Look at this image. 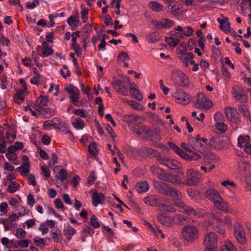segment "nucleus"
<instances>
[{
  "mask_svg": "<svg viewBox=\"0 0 251 251\" xmlns=\"http://www.w3.org/2000/svg\"><path fill=\"white\" fill-rule=\"evenodd\" d=\"M237 113L236 108L230 106H226L225 108V114L226 118L233 123L239 124L241 123V118L240 116H236Z\"/></svg>",
  "mask_w": 251,
  "mask_h": 251,
  "instance_id": "nucleus-9",
  "label": "nucleus"
},
{
  "mask_svg": "<svg viewBox=\"0 0 251 251\" xmlns=\"http://www.w3.org/2000/svg\"><path fill=\"white\" fill-rule=\"evenodd\" d=\"M221 184L222 185V186L226 187L227 188H229V187L235 188L236 187L235 183L233 181H230L229 180H226L222 181Z\"/></svg>",
  "mask_w": 251,
  "mask_h": 251,
  "instance_id": "nucleus-59",
  "label": "nucleus"
},
{
  "mask_svg": "<svg viewBox=\"0 0 251 251\" xmlns=\"http://www.w3.org/2000/svg\"><path fill=\"white\" fill-rule=\"evenodd\" d=\"M65 90L69 94H75L74 96H70V101L75 105L78 106L77 104L79 99V90L78 88L73 85L70 84L68 87H66Z\"/></svg>",
  "mask_w": 251,
  "mask_h": 251,
  "instance_id": "nucleus-13",
  "label": "nucleus"
},
{
  "mask_svg": "<svg viewBox=\"0 0 251 251\" xmlns=\"http://www.w3.org/2000/svg\"><path fill=\"white\" fill-rule=\"evenodd\" d=\"M168 145L169 147L179 156L185 160L190 161L191 157L190 155L183 151L178 146L173 143L169 142L168 143Z\"/></svg>",
  "mask_w": 251,
  "mask_h": 251,
  "instance_id": "nucleus-15",
  "label": "nucleus"
},
{
  "mask_svg": "<svg viewBox=\"0 0 251 251\" xmlns=\"http://www.w3.org/2000/svg\"><path fill=\"white\" fill-rule=\"evenodd\" d=\"M39 4L38 0H33L32 2L28 1L25 3V7L27 9H32Z\"/></svg>",
  "mask_w": 251,
  "mask_h": 251,
  "instance_id": "nucleus-52",
  "label": "nucleus"
},
{
  "mask_svg": "<svg viewBox=\"0 0 251 251\" xmlns=\"http://www.w3.org/2000/svg\"><path fill=\"white\" fill-rule=\"evenodd\" d=\"M158 35L156 32H153L147 37V41L150 43L156 42L158 40Z\"/></svg>",
  "mask_w": 251,
  "mask_h": 251,
  "instance_id": "nucleus-44",
  "label": "nucleus"
},
{
  "mask_svg": "<svg viewBox=\"0 0 251 251\" xmlns=\"http://www.w3.org/2000/svg\"><path fill=\"white\" fill-rule=\"evenodd\" d=\"M55 178L63 182L68 178V173L66 170L61 169L58 171V175L55 176Z\"/></svg>",
  "mask_w": 251,
  "mask_h": 251,
  "instance_id": "nucleus-36",
  "label": "nucleus"
},
{
  "mask_svg": "<svg viewBox=\"0 0 251 251\" xmlns=\"http://www.w3.org/2000/svg\"><path fill=\"white\" fill-rule=\"evenodd\" d=\"M15 209L19 216L28 215L29 212V209H28L25 206H24L22 205L16 206L15 207Z\"/></svg>",
  "mask_w": 251,
  "mask_h": 251,
  "instance_id": "nucleus-29",
  "label": "nucleus"
},
{
  "mask_svg": "<svg viewBox=\"0 0 251 251\" xmlns=\"http://www.w3.org/2000/svg\"><path fill=\"white\" fill-rule=\"evenodd\" d=\"M90 223V225L94 228H98L100 226L98 219L94 215L92 216Z\"/></svg>",
  "mask_w": 251,
  "mask_h": 251,
  "instance_id": "nucleus-49",
  "label": "nucleus"
},
{
  "mask_svg": "<svg viewBox=\"0 0 251 251\" xmlns=\"http://www.w3.org/2000/svg\"><path fill=\"white\" fill-rule=\"evenodd\" d=\"M149 6L151 9L156 12L161 11L163 9V6L157 1H152L149 3Z\"/></svg>",
  "mask_w": 251,
  "mask_h": 251,
  "instance_id": "nucleus-32",
  "label": "nucleus"
},
{
  "mask_svg": "<svg viewBox=\"0 0 251 251\" xmlns=\"http://www.w3.org/2000/svg\"><path fill=\"white\" fill-rule=\"evenodd\" d=\"M20 188V185L16 181H12L8 186L7 191L11 193H14Z\"/></svg>",
  "mask_w": 251,
  "mask_h": 251,
  "instance_id": "nucleus-39",
  "label": "nucleus"
},
{
  "mask_svg": "<svg viewBox=\"0 0 251 251\" xmlns=\"http://www.w3.org/2000/svg\"><path fill=\"white\" fill-rule=\"evenodd\" d=\"M89 151L90 154L96 155L97 154V151L96 149V144L93 142L91 143L88 147Z\"/></svg>",
  "mask_w": 251,
  "mask_h": 251,
  "instance_id": "nucleus-55",
  "label": "nucleus"
},
{
  "mask_svg": "<svg viewBox=\"0 0 251 251\" xmlns=\"http://www.w3.org/2000/svg\"><path fill=\"white\" fill-rule=\"evenodd\" d=\"M215 126L216 129L221 133L225 132L227 129V126L224 122L216 123Z\"/></svg>",
  "mask_w": 251,
  "mask_h": 251,
  "instance_id": "nucleus-48",
  "label": "nucleus"
},
{
  "mask_svg": "<svg viewBox=\"0 0 251 251\" xmlns=\"http://www.w3.org/2000/svg\"><path fill=\"white\" fill-rule=\"evenodd\" d=\"M158 220L163 225L167 226H169L172 222V219L167 217L165 213H160L157 216Z\"/></svg>",
  "mask_w": 251,
  "mask_h": 251,
  "instance_id": "nucleus-25",
  "label": "nucleus"
},
{
  "mask_svg": "<svg viewBox=\"0 0 251 251\" xmlns=\"http://www.w3.org/2000/svg\"><path fill=\"white\" fill-rule=\"evenodd\" d=\"M206 197L212 202L219 210L224 212H230L228 210L227 203L224 201L220 197L219 193L216 190L210 188L205 192Z\"/></svg>",
  "mask_w": 251,
  "mask_h": 251,
  "instance_id": "nucleus-3",
  "label": "nucleus"
},
{
  "mask_svg": "<svg viewBox=\"0 0 251 251\" xmlns=\"http://www.w3.org/2000/svg\"><path fill=\"white\" fill-rule=\"evenodd\" d=\"M183 212L186 213L187 215H189L193 217L195 216V210L194 208L190 206L186 205L183 210H181Z\"/></svg>",
  "mask_w": 251,
  "mask_h": 251,
  "instance_id": "nucleus-46",
  "label": "nucleus"
},
{
  "mask_svg": "<svg viewBox=\"0 0 251 251\" xmlns=\"http://www.w3.org/2000/svg\"><path fill=\"white\" fill-rule=\"evenodd\" d=\"M176 30H177L180 32L181 34L182 38L186 36H190L192 35L193 33V30L190 26H185L183 27L181 26H178L176 27Z\"/></svg>",
  "mask_w": 251,
  "mask_h": 251,
  "instance_id": "nucleus-24",
  "label": "nucleus"
},
{
  "mask_svg": "<svg viewBox=\"0 0 251 251\" xmlns=\"http://www.w3.org/2000/svg\"><path fill=\"white\" fill-rule=\"evenodd\" d=\"M34 73L35 76L33 78H31L30 80V82L31 84L37 85L39 83L40 81H44V78L42 76L40 75L38 71H35Z\"/></svg>",
  "mask_w": 251,
  "mask_h": 251,
  "instance_id": "nucleus-35",
  "label": "nucleus"
},
{
  "mask_svg": "<svg viewBox=\"0 0 251 251\" xmlns=\"http://www.w3.org/2000/svg\"><path fill=\"white\" fill-rule=\"evenodd\" d=\"M171 79L173 82L179 86L186 87L190 82L187 75L180 70H173L171 73Z\"/></svg>",
  "mask_w": 251,
  "mask_h": 251,
  "instance_id": "nucleus-4",
  "label": "nucleus"
},
{
  "mask_svg": "<svg viewBox=\"0 0 251 251\" xmlns=\"http://www.w3.org/2000/svg\"><path fill=\"white\" fill-rule=\"evenodd\" d=\"M218 146H217V149L227 148L230 144V141L227 136L219 137Z\"/></svg>",
  "mask_w": 251,
  "mask_h": 251,
  "instance_id": "nucleus-23",
  "label": "nucleus"
},
{
  "mask_svg": "<svg viewBox=\"0 0 251 251\" xmlns=\"http://www.w3.org/2000/svg\"><path fill=\"white\" fill-rule=\"evenodd\" d=\"M57 125L56 128L65 132V133L66 130H68V125L63 122L58 120Z\"/></svg>",
  "mask_w": 251,
  "mask_h": 251,
  "instance_id": "nucleus-45",
  "label": "nucleus"
},
{
  "mask_svg": "<svg viewBox=\"0 0 251 251\" xmlns=\"http://www.w3.org/2000/svg\"><path fill=\"white\" fill-rule=\"evenodd\" d=\"M79 22V14L78 13L74 16H71L68 18L67 20V23L70 25L75 24H78Z\"/></svg>",
  "mask_w": 251,
  "mask_h": 251,
  "instance_id": "nucleus-40",
  "label": "nucleus"
},
{
  "mask_svg": "<svg viewBox=\"0 0 251 251\" xmlns=\"http://www.w3.org/2000/svg\"><path fill=\"white\" fill-rule=\"evenodd\" d=\"M63 67V70L61 69L60 70V74L63 78H66L70 75L71 73L67 66L64 65Z\"/></svg>",
  "mask_w": 251,
  "mask_h": 251,
  "instance_id": "nucleus-56",
  "label": "nucleus"
},
{
  "mask_svg": "<svg viewBox=\"0 0 251 251\" xmlns=\"http://www.w3.org/2000/svg\"><path fill=\"white\" fill-rule=\"evenodd\" d=\"M221 251H236L232 243L229 240H226L225 244L221 246Z\"/></svg>",
  "mask_w": 251,
  "mask_h": 251,
  "instance_id": "nucleus-28",
  "label": "nucleus"
},
{
  "mask_svg": "<svg viewBox=\"0 0 251 251\" xmlns=\"http://www.w3.org/2000/svg\"><path fill=\"white\" fill-rule=\"evenodd\" d=\"M57 122H55L53 120H47L43 123V127L46 129H50L52 127L56 128L57 126Z\"/></svg>",
  "mask_w": 251,
  "mask_h": 251,
  "instance_id": "nucleus-42",
  "label": "nucleus"
},
{
  "mask_svg": "<svg viewBox=\"0 0 251 251\" xmlns=\"http://www.w3.org/2000/svg\"><path fill=\"white\" fill-rule=\"evenodd\" d=\"M238 109L244 118L251 124V113L247 105L244 104H238Z\"/></svg>",
  "mask_w": 251,
  "mask_h": 251,
  "instance_id": "nucleus-18",
  "label": "nucleus"
},
{
  "mask_svg": "<svg viewBox=\"0 0 251 251\" xmlns=\"http://www.w3.org/2000/svg\"><path fill=\"white\" fill-rule=\"evenodd\" d=\"M250 140V137L248 135H240L238 137V146L240 148H242L245 146H243V144H245V145L249 143V141Z\"/></svg>",
  "mask_w": 251,
  "mask_h": 251,
  "instance_id": "nucleus-37",
  "label": "nucleus"
},
{
  "mask_svg": "<svg viewBox=\"0 0 251 251\" xmlns=\"http://www.w3.org/2000/svg\"><path fill=\"white\" fill-rule=\"evenodd\" d=\"M26 232L25 230L22 228H18L17 229L16 233L15 234L16 237L18 239H23L25 237Z\"/></svg>",
  "mask_w": 251,
  "mask_h": 251,
  "instance_id": "nucleus-51",
  "label": "nucleus"
},
{
  "mask_svg": "<svg viewBox=\"0 0 251 251\" xmlns=\"http://www.w3.org/2000/svg\"><path fill=\"white\" fill-rule=\"evenodd\" d=\"M123 120L128 124H135L138 120V117L134 115H125L123 116Z\"/></svg>",
  "mask_w": 251,
  "mask_h": 251,
  "instance_id": "nucleus-34",
  "label": "nucleus"
},
{
  "mask_svg": "<svg viewBox=\"0 0 251 251\" xmlns=\"http://www.w3.org/2000/svg\"><path fill=\"white\" fill-rule=\"evenodd\" d=\"M147 129H148V128L144 125H141L135 126L134 127L133 131L139 136L144 134L146 136Z\"/></svg>",
  "mask_w": 251,
  "mask_h": 251,
  "instance_id": "nucleus-27",
  "label": "nucleus"
},
{
  "mask_svg": "<svg viewBox=\"0 0 251 251\" xmlns=\"http://www.w3.org/2000/svg\"><path fill=\"white\" fill-rule=\"evenodd\" d=\"M51 238L55 242H58L60 240L61 236V231L59 229H56L55 231H50V232Z\"/></svg>",
  "mask_w": 251,
  "mask_h": 251,
  "instance_id": "nucleus-43",
  "label": "nucleus"
},
{
  "mask_svg": "<svg viewBox=\"0 0 251 251\" xmlns=\"http://www.w3.org/2000/svg\"><path fill=\"white\" fill-rule=\"evenodd\" d=\"M188 140L193 148L199 151L203 148L207 142V138H201L199 135H197L196 138L189 135L188 136Z\"/></svg>",
  "mask_w": 251,
  "mask_h": 251,
  "instance_id": "nucleus-8",
  "label": "nucleus"
},
{
  "mask_svg": "<svg viewBox=\"0 0 251 251\" xmlns=\"http://www.w3.org/2000/svg\"><path fill=\"white\" fill-rule=\"evenodd\" d=\"M211 225L218 233L223 235H225L226 233L225 228L224 226L222 224L221 222L218 223H215V222H214L211 224Z\"/></svg>",
  "mask_w": 251,
  "mask_h": 251,
  "instance_id": "nucleus-31",
  "label": "nucleus"
},
{
  "mask_svg": "<svg viewBox=\"0 0 251 251\" xmlns=\"http://www.w3.org/2000/svg\"><path fill=\"white\" fill-rule=\"evenodd\" d=\"M173 97L176 99L178 102L182 104H187L191 100L190 95L186 94L181 89L177 90L173 94Z\"/></svg>",
  "mask_w": 251,
  "mask_h": 251,
  "instance_id": "nucleus-11",
  "label": "nucleus"
},
{
  "mask_svg": "<svg viewBox=\"0 0 251 251\" xmlns=\"http://www.w3.org/2000/svg\"><path fill=\"white\" fill-rule=\"evenodd\" d=\"M209 144L212 148L217 149V146H218L219 137L211 138L209 140Z\"/></svg>",
  "mask_w": 251,
  "mask_h": 251,
  "instance_id": "nucleus-58",
  "label": "nucleus"
},
{
  "mask_svg": "<svg viewBox=\"0 0 251 251\" xmlns=\"http://www.w3.org/2000/svg\"><path fill=\"white\" fill-rule=\"evenodd\" d=\"M96 180V176L94 171H92L90 174L87 179V183L89 185L93 184Z\"/></svg>",
  "mask_w": 251,
  "mask_h": 251,
  "instance_id": "nucleus-63",
  "label": "nucleus"
},
{
  "mask_svg": "<svg viewBox=\"0 0 251 251\" xmlns=\"http://www.w3.org/2000/svg\"><path fill=\"white\" fill-rule=\"evenodd\" d=\"M112 85L117 93L123 96L128 95V87L127 85H125L122 80L113 78Z\"/></svg>",
  "mask_w": 251,
  "mask_h": 251,
  "instance_id": "nucleus-10",
  "label": "nucleus"
},
{
  "mask_svg": "<svg viewBox=\"0 0 251 251\" xmlns=\"http://www.w3.org/2000/svg\"><path fill=\"white\" fill-rule=\"evenodd\" d=\"M234 234L237 241L239 243L241 244L246 243L245 232L243 227L238 223H235L234 225Z\"/></svg>",
  "mask_w": 251,
  "mask_h": 251,
  "instance_id": "nucleus-14",
  "label": "nucleus"
},
{
  "mask_svg": "<svg viewBox=\"0 0 251 251\" xmlns=\"http://www.w3.org/2000/svg\"><path fill=\"white\" fill-rule=\"evenodd\" d=\"M135 188L138 193H142L147 192L149 190L150 185L147 181H142L137 183Z\"/></svg>",
  "mask_w": 251,
  "mask_h": 251,
  "instance_id": "nucleus-22",
  "label": "nucleus"
},
{
  "mask_svg": "<svg viewBox=\"0 0 251 251\" xmlns=\"http://www.w3.org/2000/svg\"><path fill=\"white\" fill-rule=\"evenodd\" d=\"M214 120L216 123H223L225 122L224 115L222 113L220 112H217L215 114Z\"/></svg>",
  "mask_w": 251,
  "mask_h": 251,
  "instance_id": "nucleus-47",
  "label": "nucleus"
},
{
  "mask_svg": "<svg viewBox=\"0 0 251 251\" xmlns=\"http://www.w3.org/2000/svg\"><path fill=\"white\" fill-rule=\"evenodd\" d=\"M196 107L201 109L208 110L213 106L212 102L208 100L203 93H198L196 97Z\"/></svg>",
  "mask_w": 251,
  "mask_h": 251,
  "instance_id": "nucleus-7",
  "label": "nucleus"
},
{
  "mask_svg": "<svg viewBox=\"0 0 251 251\" xmlns=\"http://www.w3.org/2000/svg\"><path fill=\"white\" fill-rule=\"evenodd\" d=\"M217 243V237L215 233L210 232L207 234L203 239V245L205 248L215 249Z\"/></svg>",
  "mask_w": 251,
  "mask_h": 251,
  "instance_id": "nucleus-12",
  "label": "nucleus"
},
{
  "mask_svg": "<svg viewBox=\"0 0 251 251\" xmlns=\"http://www.w3.org/2000/svg\"><path fill=\"white\" fill-rule=\"evenodd\" d=\"M179 58L184 64L185 67H188L190 64H194V60H193V54L190 52L182 53Z\"/></svg>",
  "mask_w": 251,
  "mask_h": 251,
  "instance_id": "nucleus-17",
  "label": "nucleus"
},
{
  "mask_svg": "<svg viewBox=\"0 0 251 251\" xmlns=\"http://www.w3.org/2000/svg\"><path fill=\"white\" fill-rule=\"evenodd\" d=\"M186 180L184 181L181 180L182 183L180 184H174L176 186H180L184 184L187 186H192L196 185L198 184L200 178V175L198 171L193 169H189L186 173Z\"/></svg>",
  "mask_w": 251,
  "mask_h": 251,
  "instance_id": "nucleus-5",
  "label": "nucleus"
},
{
  "mask_svg": "<svg viewBox=\"0 0 251 251\" xmlns=\"http://www.w3.org/2000/svg\"><path fill=\"white\" fill-rule=\"evenodd\" d=\"M92 203L94 206H97L99 204L103 203L105 199L104 195L101 193H98L95 192L93 193L92 196Z\"/></svg>",
  "mask_w": 251,
  "mask_h": 251,
  "instance_id": "nucleus-20",
  "label": "nucleus"
},
{
  "mask_svg": "<svg viewBox=\"0 0 251 251\" xmlns=\"http://www.w3.org/2000/svg\"><path fill=\"white\" fill-rule=\"evenodd\" d=\"M33 241L36 245L40 248H43L45 246L43 239L40 237L37 236L35 237L33 239Z\"/></svg>",
  "mask_w": 251,
  "mask_h": 251,
  "instance_id": "nucleus-54",
  "label": "nucleus"
},
{
  "mask_svg": "<svg viewBox=\"0 0 251 251\" xmlns=\"http://www.w3.org/2000/svg\"><path fill=\"white\" fill-rule=\"evenodd\" d=\"M64 232L66 235H73L76 233L75 229L69 225L64 228Z\"/></svg>",
  "mask_w": 251,
  "mask_h": 251,
  "instance_id": "nucleus-53",
  "label": "nucleus"
},
{
  "mask_svg": "<svg viewBox=\"0 0 251 251\" xmlns=\"http://www.w3.org/2000/svg\"><path fill=\"white\" fill-rule=\"evenodd\" d=\"M72 125L76 129H82L84 127V122L81 119H75L72 122Z\"/></svg>",
  "mask_w": 251,
  "mask_h": 251,
  "instance_id": "nucleus-38",
  "label": "nucleus"
},
{
  "mask_svg": "<svg viewBox=\"0 0 251 251\" xmlns=\"http://www.w3.org/2000/svg\"><path fill=\"white\" fill-rule=\"evenodd\" d=\"M210 218L213 220L212 222L213 224L214 222L215 223H218L221 222L222 218L220 217V213H212L210 214Z\"/></svg>",
  "mask_w": 251,
  "mask_h": 251,
  "instance_id": "nucleus-57",
  "label": "nucleus"
},
{
  "mask_svg": "<svg viewBox=\"0 0 251 251\" xmlns=\"http://www.w3.org/2000/svg\"><path fill=\"white\" fill-rule=\"evenodd\" d=\"M182 237L188 242H193L199 237V232L197 228L193 226H184L181 231Z\"/></svg>",
  "mask_w": 251,
  "mask_h": 251,
  "instance_id": "nucleus-6",
  "label": "nucleus"
},
{
  "mask_svg": "<svg viewBox=\"0 0 251 251\" xmlns=\"http://www.w3.org/2000/svg\"><path fill=\"white\" fill-rule=\"evenodd\" d=\"M151 23L153 24L155 26V27L158 29L164 28L163 20H162L161 21L159 22L155 20H152L151 21Z\"/></svg>",
  "mask_w": 251,
  "mask_h": 251,
  "instance_id": "nucleus-61",
  "label": "nucleus"
},
{
  "mask_svg": "<svg viewBox=\"0 0 251 251\" xmlns=\"http://www.w3.org/2000/svg\"><path fill=\"white\" fill-rule=\"evenodd\" d=\"M238 166L240 171L243 172H249L251 169V166L249 163L243 160L239 162Z\"/></svg>",
  "mask_w": 251,
  "mask_h": 251,
  "instance_id": "nucleus-30",
  "label": "nucleus"
},
{
  "mask_svg": "<svg viewBox=\"0 0 251 251\" xmlns=\"http://www.w3.org/2000/svg\"><path fill=\"white\" fill-rule=\"evenodd\" d=\"M152 174L155 176L159 179L167 181L173 184H180L182 183L181 180L178 178V175H173L166 173L163 169L157 165H153L151 167Z\"/></svg>",
  "mask_w": 251,
  "mask_h": 251,
  "instance_id": "nucleus-1",
  "label": "nucleus"
},
{
  "mask_svg": "<svg viewBox=\"0 0 251 251\" xmlns=\"http://www.w3.org/2000/svg\"><path fill=\"white\" fill-rule=\"evenodd\" d=\"M168 4V8L170 10L172 14L174 15H176L177 13V11L179 9V5L177 3H175L173 5L171 4V6H170V4Z\"/></svg>",
  "mask_w": 251,
  "mask_h": 251,
  "instance_id": "nucleus-50",
  "label": "nucleus"
},
{
  "mask_svg": "<svg viewBox=\"0 0 251 251\" xmlns=\"http://www.w3.org/2000/svg\"><path fill=\"white\" fill-rule=\"evenodd\" d=\"M88 11L87 9H82L81 11V19L83 23H85L88 20Z\"/></svg>",
  "mask_w": 251,
  "mask_h": 251,
  "instance_id": "nucleus-62",
  "label": "nucleus"
},
{
  "mask_svg": "<svg viewBox=\"0 0 251 251\" xmlns=\"http://www.w3.org/2000/svg\"><path fill=\"white\" fill-rule=\"evenodd\" d=\"M234 98L241 103H246L248 101V97L244 93V90L239 88L235 89L233 92Z\"/></svg>",
  "mask_w": 251,
  "mask_h": 251,
  "instance_id": "nucleus-16",
  "label": "nucleus"
},
{
  "mask_svg": "<svg viewBox=\"0 0 251 251\" xmlns=\"http://www.w3.org/2000/svg\"><path fill=\"white\" fill-rule=\"evenodd\" d=\"M22 176H26L30 171V164L29 162L24 163L20 167L17 168Z\"/></svg>",
  "mask_w": 251,
  "mask_h": 251,
  "instance_id": "nucleus-26",
  "label": "nucleus"
},
{
  "mask_svg": "<svg viewBox=\"0 0 251 251\" xmlns=\"http://www.w3.org/2000/svg\"><path fill=\"white\" fill-rule=\"evenodd\" d=\"M30 243H31V241L30 240L25 239L19 241L17 242L18 246H19L21 248L27 247Z\"/></svg>",
  "mask_w": 251,
  "mask_h": 251,
  "instance_id": "nucleus-64",
  "label": "nucleus"
},
{
  "mask_svg": "<svg viewBox=\"0 0 251 251\" xmlns=\"http://www.w3.org/2000/svg\"><path fill=\"white\" fill-rule=\"evenodd\" d=\"M42 52L44 56H47L52 54L53 50L49 47L42 48Z\"/></svg>",
  "mask_w": 251,
  "mask_h": 251,
  "instance_id": "nucleus-60",
  "label": "nucleus"
},
{
  "mask_svg": "<svg viewBox=\"0 0 251 251\" xmlns=\"http://www.w3.org/2000/svg\"><path fill=\"white\" fill-rule=\"evenodd\" d=\"M129 89L130 95L132 98L139 101L142 100L143 95L141 91L137 88L136 84L130 83Z\"/></svg>",
  "mask_w": 251,
  "mask_h": 251,
  "instance_id": "nucleus-19",
  "label": "nucleus"
},
{
  "mask_svg": "<svg viewBox=\"0 0 251 251\" xmlns=\"http://www.w3.org/2000/svg\"><path fill=\"white\" fill-rule=\"evenodd\" d=\"M180 165L178 161L169 158L167 167L172 170H176L179 168Z\"/></svg>",
  "mask_w": 251,
  "mask_h": 251,
  "instance_id": "nucleus-33",
  "label": "nucleus"
},
{
  "mask_svg": "<svg viewBox=\"0 0 251 251\" xmlns=\"http://www.w3.org/2000/svg\"><path fill=\"white\" fill-rule=\"evenodd\" d=\"M155 189L159 193L179 200L182 197V194L177 189L171 187L169 184L158 180L153 181Z\"/></svg>",
  "mask_w": 251,
  "mask_h": 251,
  "instance_id": "nucleus-2",
  "label": "nucleus"
},
{
  "mask_svg": "<svg viewBox=\"0 0 251 251\" xmlns=\"http://www.w3.org/2000/svg\"><path fill=\"white\" fill-rule=\"evenodd\" d=\"M36 102L41 106H45L49 102V98L48 96H40L37 98Z\"/></svg>",
  "mask_w": 251,
  "mask_h": 251,
  "instance_id": "nucleus-41",
  "label": "nucleus"
},
{
  "mask_svg": "<svg viewBox=\"0 0 251 251\" xmlns=\"http://www.w3.org/2000/svg\"><path fill=\"white\" fill-rule=\"evenodd\" d=\"M160 129L159 127H154L152 129H149L147 130L146 136L151 138L159 140L161 138L160 134Z\"/></svg>",
  "mask_w": 251,
  "mask_h": 251,
  "instance_id": "nucleus-21",
  "label": "nucleus"
}]
</instances>
